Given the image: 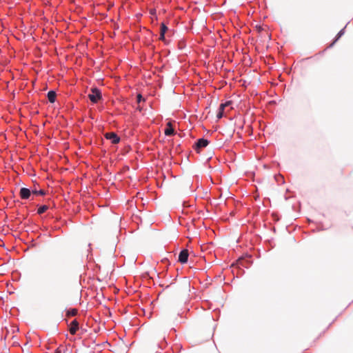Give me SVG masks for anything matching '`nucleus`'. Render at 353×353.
<instances>
[{
	"instance_id": "nucleus-8",
	"label": "nucleus",
	"mask_w": 353,
	"mask_h": 353,
	"mask_svg": "<svg viewBox=\"0 0 353 353\" xmlns=\"http://www.w3.org/2000/svg\"><path fill=\"white\" fill-rule=\"evenodd\" d=\"M164 133L166 136H172L174 134V130L170 122L167 123V127L165 129Z\"/></svg>"
},
{
	"instance_id": "nucleus-11",
	"label": "nucleus",
	"mask_w": 353,
	"mask_h": 353,
	"mask_svg": "<svg viewBox=\"0 0 353 353\" xmlns=\"http://www.w3.org/2000/svg\"><path fill=\"white\" fill-rule=\"evenodd\" d=\"M77 314V310L75 309V308H73V309H71V310H69L68 312H67V316H76Z\"/></svg>"
},
{
	"instance_id": "nucleus-6",
	"label": "nucleus",
	"mask_w": 353,
	"mask_h": 353,
	"mask_svg": "<svg viewBox=\"0 0 353 353\" xmlns=\"http://www.w3.org/2000/svg\"><path fill=\"white\" fill-rule=\"evenodd\" d=\"M230 104H231V101H227L226 103H222L220 105L219 108V112L216 115L218 119H221L223 117V111H224L225 108L230 105Z\"/></svg>"
},
{
	"instance_id": "nucleus-1",
	"label": "nucleus",
	"mask_w": 353,
	"mask_h": 353,
	"mask_svg": "<svg viewBox=\"0 0 353 353\" xmlns=\"http://www.w3.org/2000/svg\"><path fill=\"white\" fill-rule=\"evenodd\" d=\"M88 98L92 103H97L101 99L100 90L97 88H92L91 93L88 94Z\"/></svg>"
},
{
	"instance_id": "nucleus-9",
	"label": "nucleus",
	"mask_w": 353,
	"mask_h": 353,
	"mask_svg": "<svg viewBox=\"0 0 353 353\" xmlns=\"http://www.w3.org/2000/svg\"><path fill=\"white\" fill-rule=\"evenodd\" d=\"M56 92L53 90H50L48 92V99L50 103H54L56 100Z\"/></svg>"
},
{
	"instance_id": "nucleus-2",
	"label": "nucleus",
	"mask_w": 353,
	"mask_h": 353,
	"mask_svg": "<svg viewBox=\"0 0 353 353\" xmlns=\"http://www.w3.org/2000/svg\"><path fill=\"white\" fill-rule=\"evenodd\" d=\"M209 144V141L205 139H199L195 143L194 150L197 152H200V149L206 147Z\"/></svg>"
},
{
	"instance_id": "nucleus-12",
	"label": "nucleus",
	"mask_w": 353,
	"mask_h": 353,
	"mask_svg": "<svg viewBox=\"0 0 353 353\" xmlns=\"http://www.w3.org/2000/svg\"><path fill=\"white\" fill-rule=\"evenodd\" d=\"M48 209V205H42L41 206L38 210H37V213L39 214H41L43 213H44Z\"/></svg>"
},
{
	"instance_id": "nucleus-14",
	"label": "nucleus",
	"mask_w": 353,
	"mask_h": 353,
	"mask_svg": "<svg viewBox=\"0 0 353 353\" xmlns=\"http://www.w3.org/2000/svg\"><path fill=\"white\" fill-rule=\"evenodd\" d=\"M167 30H168V27L164 23H161L160 33H162V34H165V33L166 32Z\"/></svg>"
},
{
	"instance_id": "nucleus-16",
	"label": "nucleus",
	"mask_w": 353,
	"mask_h": 353,
	"mask_svg": "<svg viewBox=\"0 0 353 353\" xmlns=\"http://www.w3.org/2000/svg\"><path fill=\"white\" fill-rule=\"evenodd\" d=\"M137 103H141V101H144V99H143L141 94H139L137 97Z\"/></svg>"
},
{
	"instance_id": "nucleus-15",
	"label": "nucleus",
	"mask_w": 353,
	"mask_h": 353,
	"mask_svg": "<svg viewBox=\"0 0 353 353\" xmlns=\"http://www.w3.org/2000/svg\"><path fill=\"white\" fill-rule=\"evenodd\" d=\"M32 194L35 195H44L46 194L45 191L43 190H40L39 191L37 190H33Z\"/></svg>"
},
{
	"instance_id": "nucleus-4",
	"label": "nucleus",
	"mask_w": 353,
	"mask_h": 353,
	"mask_svg": "<svg viewBox=\"0 0 353 353\" xmlns=\"http://www.w3.org/2000/svg\"><path fill=\"white\" fill-rule=\"evenodd\" d=\"M188 250H183L181 251L179 255V261L181 263H185L188 259Z\"/></svg>"
},
{
	"instance_id": "nucleus-17",
	"label": "nucleus",
	"mask_w": 353,
	"mask_h": 353,
	"mask_svg": "<svg viewBox=\"0 0 353 353\" xmlns=\"http://www.w3.org/2000/svg\"><path fill=\"white\" fill-rule=\"evenodd\" d=\"M161 40H164L165 39V34H162V33H160V38Z\"/></svg>"
},
{
	"instance_id": "nucleus-5",
	"label": "nucleus",
	"mask_w": 353,
	"mask_h": 353,
	"mask_svg": "<svg viewBox=\"0 0 353 353\" xmlns=\"http://www.w3.org/2000/svg\"><path fill=\"white\" fill-rule=\"evenodd\" d=\"M19 194L22 199H28L31 195V192L28 188H22L20 190Z\"/></svg>"
},
{
	"instance_id": "nucleus-7",
	"label": "nucleus",
	"mask_w": 353,
	"mask_h": 353,
	"mask_svg": "<svg viewBox=\"0 0 353 353\" xmlns=\"http://www.w3.org/2000/svg\"><path fill=\"white\" fill-rule=\"evenodd\" d=\"M78 329H79V323L76 319H74L70 324V329H69L70 333L71 334H75L77 331L78 330Z\"/></svg>"
},
{
	"instance_id": "nucleus-13",
	"label": "nucleus",
	"mask_w": 353,
	"mask_h": 353,
	"mask_svg": "<svg viewBox=\"0 0 353 353\" xmlns=\"http://www.w3.org/2000/svg\"><path fill=\"white\" fill-rule=\"evenodd\" d=\"M344 34V30H341L339 31V32L337 34L336 37L334 42L330 45V46H332L334 43Z\"/></svg>"
},
{
	"instance_id": "nucleus-10",
	"label": "nucleus",
	"mask_w": 353,
	"mask_h": 353,
	"mask_svg": "<svg viewBox=\"0 0 353 353\" xmlns=\"http://www.w3.org/2000/svg\"><path fill=\"white\" fill-rule=\"evenodd\" d=\"M68 347L66 346L60 345L54 352V353H67Z\"/></svg>"
},
{
	"instance_id": "nucleus-3",
	"label": "nucleus",
	"mask_w": 353,
	"mask_h": 353,
	"mask_svg": "<svg viewBox=\"0 0 353 353\" xmlns=\"http://www.w3.org/2000/svg\"><path fill=\"white\" fill-rule=\"evenodd\" d=\"M105 137L114 144L118 143L120 141V138L114 132L106 133Z\"/></svg>"
}]
</instances>
